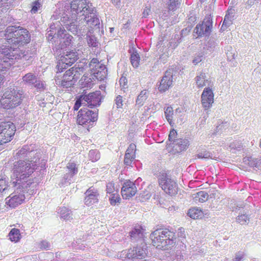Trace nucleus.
Listing matches in <instances>:
<instances>
[{"instance_id": "f257e3e1", "label": "nucleus", "mask_w": 261, "mask_h": 261, "mask_svg": "<svg viewBox=\"0 0 261 261\" xmlns=\"http://www.w3.org/2000/svg\"><path fill=\"white\" fill-rule=\"evenodd\" d=\"M86 21L91 29L100 24L99 19L96 15V11L92 3L87 0H73L71 3L70 10H67L62 14L61 21L65 28L73 34L83 35L86 32V25L77 26L76 21Z\"/></svg>"}, {"instance_id": "f03ea898", "label": "nucleus", "mask_w": 261, "mask_h": 261, "mask_svg": "<svg viewBox=\"0 0 261 261\" xmlns=\"http://www.w3.org/2000/svg\"><path fill=\"white\" fill-rule=\"evenodd\" d=\"M38 167L37 160H19L14 163L13 177L15 180L13 181L14 186L28 188L32 182L29 178Z\"/></svg>"}, {"instance_id": "7ed1b4c3", "label": "nucleus", "mask_w": 261, "mask_h": 261, "mask_svg": "<svg viewBox=\"0 0 261 261\" xmlns=\"http://www.w3.org/2000/svg\"><path fill=\"white\" fill-rule=\"evenodd\" d=\"M5 37L7 39L9 48L13 49L18 48L20 46L24 45L30 42L31 36L29 31L20 27L9 26L7 28L5 33Z\"/></svg>"}, {"instance_id": "20e7f679", "label": "nucleus", "mask_w": 261, "mask_h": 261, "mask_svg": "<svg viewBox=\"0 0 261 261\" xmlns=\"http://www.w3.org/2000/svg\"><path fill=\"white\" fill-rule=\"evenodd\" d=\"M152 245L162 249H168L175 243V236L173 232L167 228L157 229L150 235Z\"/></svg>"}, {"instance_id": "39448f33", "label": "nucleus", "mask_w": 261, "mask_h": 261, "mask_svg": "<svg viewBox=\"0 0 261 261\" xmlns=\"http://www.w3.org/2000/svg\"><path fill=\"white\" fill-rule=\"evenodd\" d=\"M0 52L5 56L3 58H0V71L9 68L15 60L19 59L21 57L24 58L25 60H29L34 56L33 53L29 55L28 52L22 53L17 48L12 50L6 45H3L1 47Z\"/></svg>"}, {"instance_id": "423d86ee", "label": "nucleus", "mask_w": 261, "mask_h": 261, "mask_svg": "<svg viewBox=\"0 0 261 261\" xmlns=\"http://www.w3.org/2000/svg\"><path fill=\"white\" fill-rule=\"evenodd\" d=\"M23 94V91L17 87L8 88L1 99L2 107L4 109H9L19 105L22 99Z\"/></svg>"}, {"instance_id": "0eeeda50", "label": "nucleus", "mask_w": 261, "mask_h": 261, "mask_svg": "<svg viewBox=\"0 0 261 261\" xmlns=\"http://www.w3.org/2000/svg\"><path fill=\"white\" fill-rule=\"evenodd\" d=\"M16 132L15 125L11 121L0 123V145L10 142Z\"/></svg>"}, {"instance_id": "6e6552de", "label": "nucleus", "mask_w": 261, "mask_h": 261, "mask_svg": "<svg viewBox=\"0 0 261 261\" xmlns=\"http://www.w3.org/2000/svg\"><path fill=\"white\" fill-rule=\"evenodd\" d=\"M98 111L96 109L91 110L87 108H83L78 113L77 123L82 125L94 123L97 120Z\"/></svg>"}, {"instance_id": "1a4fd4ad", "label": "nucleus", "mask_w": 261, "mask_h": 261, "mask_svg": "<svg viewBox=\"0 0 261 261\" xmlns=\"http://www.w3.org/2000/svg\"><path fill=\"white\" fill-rule=\"evenodd\" d=\"M121 253L125 258L133 260L142 259L147 256V245L144 242H142L139 246L130 248L128 250L123 251Z\"/></svg>"}, {"instance_id": "9d476101", "label": "nucleus", "mask_w": 261, "mask_h": 261, "mask_svg": "<svg viewBox=\"0 0 261 261\" xmlns=\"http://www.w3.org/2000/svg\"><path fill=\"white\" fill-rule=\"evenodd\" d=\"M27 188L17 186V189L6 198V203L12 208H15L21 204L25 199L24 193Z\"/></svg>"}, {"instance_id": "9b49d317", "label": "nucleus", "mask_w": 261, "mask_h": 261, "mask_svg": "<svg viewBox=\"0 0 261 261\" xmlns=\"http://www.w3.org/2000/svg\"><path fill=\"white\" fill-rule=\"evenodd\" d=\"M79 58L77 52L73 50L64 53L60 57L57 67L59 72L63 71L64 69L73 64Z\"/></svg>"}, {"instance_id": "f8f14e48", "label": "nucleus", "mask_w": 261, "mask_h": 261, "mask_svg": "<svg viewBox=\"0 0 261 261\" xmlns=\"http://www.w3.org/2000/svg\"><path fill=\"white\" fill-rule=\"evenodd\" d=\"M56 28L57 30V36L59 38L60 44H61V47L64 48L69 46L72 43V36L66 33L65 30L60 27L58 23L56 24L54 23L50 25V33L49 35H52L54 33V30H56Z\"/></svg>"}, {"instance_id": "ddd939ff", "label": "nucleus", "mask_w": 261, "mask_h": 261, "mask_svg": "<svg viewBox=\"0 0 261 261\" xmlns=\"http://www.w3.org/2000/svg\"><path fill=\"white\" fill-rule=\"evenodd\" d=\"M159 184L162 189L170 195H173L177 193V184L174 180L170 178L165 173L160 175Z\"/></svg>"}, {"instance_id": "4468645a", "label": "nucleus", "mask_w": 261, "mask_h": 261, "mask_svg": "<svg viewBox=\"0 0 261 261\" xmlns=\"http://www.w3.org/2000/svg\"><path fill=\"white\" fill-rule=\"evenodd\" d=\"M212 17L211 15L206 16L201 24L197 25L194 31L198 36H209L212 32Z\"/></svg>"}, {"instance_id": "2eb2a0df", "label": "nucleus", "mask_w": 261, "mask_h": 261, "mask_svg": "<svg viewBox=\"0 0 261 261\" xmlns=\"http://www.w3.org/2000/svg\"><path fill=\"white\" fill-rule=\"evenodd\" d=\"M85 106L89 108L99 106L101 102V93L99 91L89 93L88 95H82Z\"/></svg>"}, {"instance_id": "dca6fc26", "label": "nucleus", "mask_w": 261, "mask_h": 261, "mask_svg": "<svg viewBox=\"0 0 261 261\" xmlns=\"http://www.w3.org/2000/svg\"><path fill=\"white\" fill-rule=\"evenodd\" d=\"M214 93L212 87H205L201 95V100L202 107L205 110L212 106L214 102Z\"/></svg>"}, {"instance_id": "f3484780", "label": "nucleus", "mask_w": 261, "mask_h": 261, "mask_svg": "<svg viewBox=\"0 0 261 261\" xmlns=\"http://www.w3.org/2000/svg\"><path fill=\"white\" fill-rule=\"evenodd\" d=\"M137 188L135 184L129 180L125 181L121 188V195L123 199H129L135 195Z\"/></svg>"}, {"instance_id": "a211bd4d", "label": "nucleus", "mask_w": 261, "mask_h": 261, "mask_svg": "<svg viewBox=\"0 0 261 261\" xmlns=\"http://www.w3.org/2000/svg\"><path fill=\"white\" fill-rule=\"evenodd\" d=\"M173 69L169 68L165 73L159 87L160 91L167 90L172 85Z\"/></svg>"}, {"instance_id": "6ab92c4d", "label": "nucleus", "mask_w": 261, "mask_h": 261, "mask_svg": "<svg viewBox=\"0 0 261 261\" xmlns=\"http://www.w3.org/2000/svg\"><path fill=\"white\" fill-rule=\"evenodd\" d=\"M85 203L87 206H90L98 202L99 194L97 190L91 187L85 192Z\"/></svg>"}, {"instance_id": "aec40b11", "label": "nucleus", "mask_w": 261, "mask_h": 261, "mask_svg": "<svg viewBox=\"0 0 261 261\" xmlns=\"http://www.w3.org/2000/svg\"><path fill=\"white\" fill-rule=\"evenodd\" d=\"M189 141L187 139H176L172 143V152L173 153H179L187 149Z\"/></svg>"}, {"instance_id": "412c9836", "label": "nucleus", "mask_w": 261, "mask_h": 261, "mask_svg": "<svg viewBox=\"0 0 261 261\" xmlns=\"http://www.w3.org/2000/svg\"><path fill=\"white\" fill-rule=\"evenodd\" d=\"M196 84L198 88H202L204 86L207 87H213V83L210 78L208 77L205 73H200L195 77Z\"/></svg>"}, {"instance_id": "4be33fe9", "label": "nucleus", "mask_w": 261, "mask_h": 261, "mask_svg": "<svg viewBox=\"0 0 261 261\" xmlns=\"http://www.w3.org/2000/svg\"><path fill=\"white\" fill-rule=\"evenodd\" d=\"M130 237L132 240L138 241L143 239L145 233V229L141 226H136L129 232Z\"/></svg>"}, {"instance_id": "5701e85b", "label": "nucleus", "mask_w": 261, "mask_h": 261, "mask_svg": "<svg viewBox=\"0 0 261 261\" xmlns=\"http://www.w3.org/2000/svg\"><path fill=\"white\" fill-rule=\"evenodd\" d=\"M89 66L92 72L93 71L99 72L102 71L107 72L106 67L100 63L97 59L93 58L89 63Z\"/></svg>"}, {"instance_id": "b1692460", "label": "nucleus", "mask_w": 261, "mask_h": 261, "mask_svg": "<svg viewBox=\"0 0 261 261\" xmlns=\"http://www.w3.org/2000/svg\"><path fill=\"white\" fill-rule=\"evenodd\" d=\"M67 168L68 170V173L65 175L64 178L65 182H69L71 177L77 173V168L76 164L72 162H69L67 166Z\"/></svg>"}, {"instance_id": "393cba45", "label": "nucleus", "mask_w": 261, "mask_h": 261, "mask_svg": "<svg viewBox=\"0 0 261 261\" xmlns=\"http://www.w3.org/2000/svg\"><path fill=\"white\" fill-rule=\"evenodd\" d=\"M70 71H66L64 74L61 85L63 87L68 88L73 86L75 83V80L71 78Z\"/></svg>"}, {"instance_id": "a878e982", "label": "nucleus", "mask_w": 261, "mask_h": 261, "mask_svg": "<svg viewBox=\"0 0 261 261\" xmlns=\"http://www.w3.org/2000/svg\"><path fill=\"white\" fill-rule=\"evenodd\" d=\"M85 68L83 66H80V65H75L73 67L70 68L67 71H70L71 74V77L72 79L75 80L76 82L80 77V75L83 73Z\"/></svg>"}, {"instance_id": "bb28decb", "label": "nucleus", "mask_w": 261, "mask_h": 261, "mask_svg": "<svg viewBox=\"0 0 261 261\" xmlns=\"http://www.w3.org/2000/svg\"><path fill=\"white\" fill-rule=\"evenodd\" d=\"M32 145H24L23 147L18 150L15 155V159L17 160H20V159L27 156L28 154L30 153L33 151L32 147H30Z\"/></svg>"}, {"instance_id": "cd10ccee", "label": "nucleus", "mask_w": 261, "mask_h": 261, "mask_svg": "<svg viewBox=\"0 0 261 261\" xmlns=\"http://www.w3.org/2000/svg\"><path fill=\"white\" fill-rule=\"evenodd\" d=\"M86 25V28H85V30L86 32L83 35L84 36L85 35H87V43L90 46L92 47H97L98 46L99 43L97 41L96 38L94 36H90L88 35L89 33H91V29H89L88 27ZM79 36H81L80 34H77Z\"/></svg>"}, {"instance_id": "c85d7f7f", "label": "nucleus", "mask_w": 261, "mask_h": 261, "mask_svg": "<svg viewBox=\"0 0 261 261\" xmlns=\"http://www.w3.org/2000/svg\"><path fill=\"white\" fill-rule=\"evenodd\" d=\"M148 96V92L146 90H143L140 92L136 100V105L139 107L143 105Z\"/></svg>"}, {"instance_id": "c756f323", "label": "nucleus", "mask_w": 261, "mask_h": 261, "mask_svg": "<svg viewBox=\"0 0 261 261\" xmlns=\"http://www.w3.org/2000/svg\"><path fill=\"white\" fill-rule=\"evenodd\" d=\"M188 215L190 218L193 219H197L201 218L203 215V213L200 209L197 207H193L189 210Z\"/></svg>"}, {"instance_id": "7c9ffc66", "label": "nucleus", "mask_w": 261, "mask_h": 261, "mask_svg": "<svg viewBox=\"0 0 261 261\" xmlns=\"http://www.w3.org/2000/svg\"><path fill=\"white\" fill-rule=\"evenodd\" d=\"M208 194L204 191H201L194 194L193 198L196 202H204L208 199Z\"/></svg>"}, {"instance_id": "2f4dec72", "label": "nucleus", "mask_w": 261, "mask_h": 261, "mask_svg": "<svg viewBox=\"0 0 261 261\" xmlns=\"http://www.w3.org/2000/svg\"><path fill=\"white\" fill-rule=\"evenodd\" d=\"M58 213L60 214L61 218L64 220H69L72 218V212L66 207H60L58 210Z\"/></svg>"}, {"instance_id": "473e14b6", "label": "nucleus", "mask_w": 261, "mask_h": 261, "mask_svg": "<svg viewBox=\"0 0 261 261\" xmlns=\"http://www.w3.org/2000/svg\"><path fill=\"white\" fill-rule=\"evenodd\" d=\"M250 216L246 214H241L236 218V221L241 225H247L250 220Z\"/></svg>"}, {"instance_id": "72a5a7b5", "label": "nucleus", "mask_w": 261, "mask_h": 261, "mask_svg": "<svg viewBox=\"0 0 261 261\" xmlns=\"http://www.w3.org/2000/svg\"><path fill=\"white\" fill-rule=\"evenodd\" d=\"M22 79L24 83L33 85L37 80V76L35 74L30 72L25 74Z\"/></svg>"}, {"instance_id": "f704fd0d", "label": "nucleus", "mask_w": 261, "mask_h": 261, "mask_svg": "<svg viewBox=\"0 0 261 261\" xmlns=\"http://www.w3.org/2000/svg\"><path fill=\"white\" fill-rule=\"evenodd\" d=\"M164 3L169 11H174L179 4L177 0H164Z\"/></svg>"}, {"instance_id": "c9c22d12", "label": "nucleus", "mask_w": 261, "mask_h": 261, "mask_svg": "<svg viewBox=\"0 0 261 261\" xmlns=\"http://www.w3.org/2000/svg\"><path fill=\"white\" fill-rule=\"evenodd\" d=\"M20 231L18 229H12L9 234V239L12 242H17L20 239Z\"/></svg>"}, {"instance_id": "e433bc0d", "label": "nucleus", "mask_w": 261, "mask_h": 261, "mask_svg": "<svg viewBox=\"0 0 261 261\" xmlns=\"http://www.w3.org/2000/svg\"><path fill=\"white\" fill-rule=\"evenodd\" d=\"M165 117L171 125H173L174 124V122H173V109L171 107H168L165 111Z\"/></svg>"}, {"instance_id": "4c0bfd02", "label": "nucleus", "mask_w": 261, "mask_h": 261, "mask_svg": "<svg viewBox=\"0 0 261 261\" xmlns=\"http://www.w3.org/2000/svg\"><path fill=\"white\" fill-rule=\"evenodd\" d=\"M132 65L134 67H138L140 63V56L137 51H133L130 57Z\"/></svg>"}, {"instance_id": "58836bf2", "label": "nucleus", "mask_w": 261, "mask_h": 261, "mask_svg": "<svg viewBox=\"0 0 261 261\" xmlns=\"http://www.w3.org/2000/svg\"><path fill=\"white\" fill-rule=\"evenodd\" d=\"M6 177L0 176V192L7 193L9 190Z\"/></svg>"}, {"instance_id": "ea45409f", "label": "nucleus", "mask_w": 261, "mask_h": 261, "mask_svg": "<svg viewBox=\"0 0 261 261\" xmlns=\"http://www.w3.org/2000/svg\"><path fill=\"white\" fill-rule=\"evenodd\" d=\"M89 160L94 162L100 159V153L97 150H91L89 152Z\"/></svg>"}, {"instance_id": "a19ab883", "label": "nucleus", "mask_w": 261, "mask_h": 261, "mask_svg": "<svg viewBox=\"0 0 261 261\" xmlns=\"http://www.w3.org/2000/svg\"><path fill=\"white\" fill-rule=\"evenodd\" d=\"M121 198L118 192H115L113 194L110 195L109 197V201L111 205H116L118 203H120Z\"/></svg>"}, {"instance_id": "79ce46f5", "label": "nucleus", "mask_w": 261, "mask_h": 261, "mask_svg": "<svg viewBox=\"0 0 261 261\" xmlns=\"http://www.w3.org/2000/svg\"><path fill=\"white\" fill-rule=\"evenodd\" d=\"M224 147L230 148V150H240L242 147V144L240 141H235L230 143L229 145H225Z\"/></svg>"}, {"instance_id": "37998d69", "label": "nucleus", "mask_w": 261, "mask_h": 261, "mask_svg": "<svg viewBox=\"0 0 261 261\" xmlns=\"http://www.w3.org/2000/svg\"><path fill=\"white\" fill-rule=\"evenodd\" d=\"M196 156L198 159H209L212 158V154L206 150H201L198 152Z\"/></svg>"}, {"instance_id": "c03bdc74", "label": "nucleus", "mask_w": 261, "mask_h": 261, "mask_svg": "<svg viewBox=\"0 0 261 261\" xmlns=\"http://www.w3.org/2000/svg\"><path fill=\"white\" fill-rule=\"evenodd\" d=\"M9 0H0V14L6 12L9 9Z\"/></svg>"}, {"instance_id": "a18cd8bd", "label": "nucleus", "mask_w": 261, "mask_h": 261, "mask_svg": "<svg viewBox=\"0 0 261 261\" xmlns=\"http://www.w3.org/2000/svg\"><path fill=\"white\" fill-rule=\"evenodd\" d=\"M92 73L94 76L100 81L104 80L107 76V72L103 71L99 72L93 71Z\"/></svg>"}, {"instance_id": "49530a36", "label": "nucleus", "mask_w": 261, "mask_h": 261, "mask_svg": "<svg viewBox=\"0 0 261 261\" xmlns=\"http://www.w3.org/2000/svg\"><path fill=\"white\" fill-rule=\"evenodd\" d=\"M232 18L233 17L231 16H229L228 15H225L221 29H225L229 26L232 23Z\"/></svg>"}, {"instance_id": "de8ad7c7", "label": "nucleus", "mask_w": 261, "mask_h": 261, "mask_svg": "<svg viewBox=\"0 0 261 261\" xmlns=\"http://www.w3.org/2000/svg\"><path fill=\"white\" fill-rule=\"evenodd\" d=\"M107 192L110 195L115 192H118L117 189L115 187V184L113 182H109L107 185Z\"/></svg>"}, {"instance_id": "09e8293b", "label": "nucleus", "mask_w": 261, "mask_h": 261, "mask_svg": "<svg viewBox=\"0 0 261 261\" xmlns=\"http://www.w3.org/2000/svg\"><path fill=\"white\" fill-rule=\"evenodd\" d=\"M135 156L136 155H132L130 154H127L125 153L124 159V164L126 166H130L135 159Z\"/></svg>"}, {"instance_id": "8fccbe9b", "label": "nucleus", "mask_w": 261, "mask_h": 261, "mask_svg": "<svg viewBox=\"0 0 261 261\" xmlns=\"http://www.w3.org/2000/svg\"><path fill=\"white\" fill-rule=\"evenodd\" d=\"M91 82V79L87 76H83L80 80L81 85L84 87L90 86Z\"/></svg>"}, {"instance_id": "3c124183", "label": "nucleus", "mask_w": 261, "mask_h": 261, "mask_svg": "<svg viewBox=\"0 0 261 261\" xmlns=\"http://www.w3.org/2000/svg\"><path fill=\"white\" fill-rule=\"evenodd\" d=\"M245 256V253L243 251H238L235 255L234 257L231 261H243Z\"/></svg>"}, {"instance_id": "603ef678", "label": "nucleus", "mask_w": 261, "mask_h": 261, "mask_svg": "<svg viewBox=\"0 0 261 261\" xmlns=\"http://www.w3.org/2000/svg\"><path fill=\"white\" fill-rule=\"evenodd\" d=\"M123 106L122 97L120 95H118L115 99V105L113 107L116 106L117 109L121 108Z\"/></svg>"}, {"instance_id": "864d4df0", "label": "nucleus", "mask_w": 261, "mask_h": 261, "mask_svg": "<svg viewBox=\"0 0 261 261\" xmlns=\"http://www.w3.org/2000/svg\"><path fill=\"white\" fill-rule=\"evenodd\" d=\"M229 124L227 122H222L217 126L216 130L218 132L223 130H226L229 127Z\"/></svg>"}, {"instance_id": "5fc2aeb1", "label": "nucleus", "mask_w": 261, "mask_h": 261, "mask_svg": "<svg viewBox=\"0 0 261 261\" xmlns=\"http://www.w3.org/2000/svg\"><path fill=\"white\" fill-rule=\"evenodd\" d=\"M136 147V146L135 144H130L127 149L125 153L127 154H130L132 155H135Z\"/></svg>"}, {"instance_id": "6e6d98bb", "label": "nucleus", "mask_w": 261, "mask_h": 261, "mask_svg": "<svg viewBox=\"0 0 261 261\" xmlns=\"http://www.w3.org/2000/svg\"><path fill=\"white\" fill-rule=\"evenodd\" d=\"M82 105L86 106L85 102H84V99H82V96L81 95L80 97L76 101L73 107L74 110L75 111L77 110Z\"/></svg>"}, {"instance_id": "4d7b16f0", "label": "nucleus", "mask_w": 261, "mask_h": 261, "mask_svg": "<svg viewBox=\"0 0 261 261\" xmlns=\"http://www.w3.org/2000/svg\"><path fill=\"white\" fill-rule=\"evenodd\" d=\"M41 5L38 1L34 2L32 4V8L31 9L32 13H36L38 10L40 8Z\"/></svg>"}, {"instance_id": "13d9d810", "label": "nucleus", "mask_w": 261, "mask_h": 261, "mask_svg": "<svg viewBox=\"0 0 261 261\" xmlns=\"http://www.w3.org/2000/svg\"><path fill=\"white\" fill-rule=\"evenodd\" d=\"M177 135V132L175 129H173L171 130L168 136L169 141L174 143V141L176 140L175 138H176Z\"/></svg>"}, {"instance_id": "bf43d9fd", "label": "nucleus", "mask_w": 261, "mask_h": 261, "mask_svg": "<svg viewBox=\"0 0 261 261\" xmlns=\"http://www.w3.org/2000/svg\"><path fill=\"white\" fill-rule=\"evenodd\" d=\"M203 56L204 54L202 53L198 54L193 59V63L195 65H196L198 63H200L203 59Z\"/></svg>"}, {"instance_id": "052dcab7", "label": "nucleus", "mask_w": 261, "mask_h": 261, "mask_svg": "<svg viewBox=\"0 0 261 261\" xmlns=\"http://www.w3.org/2000/svg\"><path fill=\"white\" fill-rule=\"evenodd\" d=\"M33 85L35 87H36L37 89L40 90H43L44 89V84L43 82L41 81H37L36 80Z\"/></svg>"}, {"instance_id": "680f3d73", "label": "nucleus", "mask_w": 261, "mask_h": 261, "mask_svg": "<svg viewBox=\"0 0 261 261\" xmlns=\"http://www.w3.org/2000/svg\"><path fill=\"white\" fill-rule=\"evenodd\" d=\"M216 46V43L214 41L210 40L207 44L206 45L207 50H210V51L213 50Z\"/></svg>"}, {"instance_id": "e2e57ef3", "label": "nucleus", "mask_w": 261, "mask_h": 261, "mask_svg": "<svg viewBox=\"0 0 261 261\" xmlns=\"http://www.w3.org/2000/svg\"><path fill=\"white\" fill-rule=\"evenodd\" d=\"M40 248L42 249L47 250L50 248V245L48 242L46 241H43L40 243Z\"/></svg>"}, {"instance_id": "0e129e2a", "label": "nucleus", "mask_w": 261, "mask_h": 261, "mask_svg": "<svg viewBox=\"0 0 261 261\" xmlns=\"http://www.w3.org/2000/svg\"><path fill=\"white\" fill-rule=\"evenodd\" d=\"M151 12L150 7H146L142 13V17L144 18H147Z\"/></svg>"}, {"instance_id": "69168bd1", "label": "nucleus", "mask_w": 261, "mask_h": 261, "mask_svg": "<svg viewBox=\"0 0 261 261\" xmlns=\"http://www.w3.org/2000/svg\"><path fill=\"white\" fill-rule=\"evenodd\" d=\"M119 83L122 88H125L127 85V80L125 77H121L120 79Z\"/></svg>"}, {"instance_id": "338daca9", "label": "nucleus", "mask_w": 261, "mask_h": 261, "mask_svg": "<svg viewBox=\"0 0 261 261\" xmlns=\"http://www.w3.org/2000/svg\"><path fill=\"white\" fill-rule=\"evenodd\" d=\"M226 55H227L228 60H229V61H231V60H233V59H235V58H236V54L234 51L233 52L228 51L226 53Z\"/></svg>"}, {"instance_id": "774afa93", "label": "nucleus", "mask_w": 261, "mask_h": 261, "mask_svg": "<svg viewBox=\"0 0 261 261\" xmlns=\"http://www.w3.org/2000/svg\"><path fill=\"white\" fill-rule=\"evenodd\" d=\"M234 10L230 8L227 10V13L226 15H228L229 16H231L232 17H233L234 16Z\"/></svg>"}]
</instances>
